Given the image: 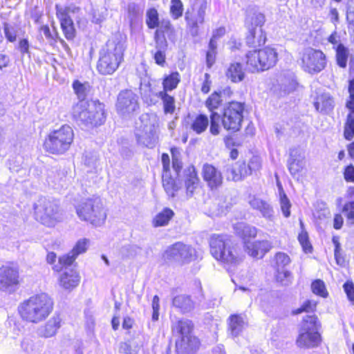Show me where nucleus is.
Here are the masks:
<instances>
[{
  "mask_svg": "<svg viewBox=\"0 0 354 354\" xmlns=\"http://www.w3.org/2000/svg\"><path fill=\"white\" fill-rule=\"evenodd\" d=\"M174 216V212L169 208H165L161 212L158 214L153 218V223L155 227L164 226L168 224L170 219Z\"/></svg>",
  "mask_w": 354,
  "mask_h": 354,
  "instance_id": "40",
  "label": "nucleus"
},
{
  "mask_svg": "<svg viewBox=\"0 0 354 354\" xmlns=\"http://www.w3.org/2000/svg\"><path fill=\"white\" fill-rule=\"evenodd\" d=\"M180 81V75L178 72H173L165 76L162 85L165 92L175 89Z\"/></svg>",
  "mask_w": 354,
  "mask_h": 354,
  "instance_id": "39",
  "label": "nucleus"
},
{
  "mask_svg": "<svg viewBox=\"0 0 354 354\" xmlns=\"http://www.w3.org/2000/svg\"><path fill=\"white\" fill-rule=\"evenodd\" d=\"M203 178L211 189H216L223 183L221 172L210 164H205L202 169Z\"/></svg>",
  "mask_w": 354,
  "mask_h": 354,
  "instance_id": "18",
  "label": "nucleus"
},
{
  "mask_svg": "<svg viewBox=\"0 0 354 354\" xmlns=\"http://www.w3.org/2000/svg\"><path fill=\"white\" fill-rule=\"evenodd\" d=\"M142 124L138 129L136 138L138 142L147 147L153 148L158 141L157 126L155 119H151L148 115L140 117Z\"/></svg>",
  "mask_w": 354,
  "mask_h": 354,
  "instance_id": "11",
  "label": "nucleus"
},
{
  "mask_svg": "<svg viewBox=\"0 0 354 354\" xmlns=\"http://www.w3.org/2000/svg\"><path fill=\"white\" fill-rule=\"evenodd\" d=\"M221 119V115L216 112L212 113L210 115V129L211 133L214 136H216L219 133V125L218 122Z\"/></svg>",
  "mask_w": 354,
  "mask_h": 354,
  "instance_id": "55",
  "label": "nucleus"
},
{
  "mask_svg": "<svg viewBox=\"0 0 354 354\" xmlns=\"http://www.w3.org/2000/svg\"><path fill=\"white\" fill-rule=\"evenodd\" d=\"M276 279L283 285H287L290 281L291 273L286 270H276Z\"/></svg>",
  "mask_w": 354,
  "mask_h": 354,
  "instance_id": "61",
  "label": "nucleus"
},
{
  "mask_svg": "<svg viewBox=\"0 0 354 354\" xmlns=\"http://www.w3.org/2000/svg\"><path fill=\"white\" fill-rule=\"evenodd\" d=\"M74 138L73 129L67 124L49 133L44 143L46 151L53 154H63L67 151Z\"/></svg>",
  "mask_w": 354,
  "mask_h": 354,
  "instance_id": "6",
  "label": "nucleus"
},
{
  "mask_svg": "<svg viewBox=\"0 0 354 354\" xmlns=\"http://www.w3.org/2000/svg\"><path fill=\"white\" fill-rule=\"evenodd\" d=\"M320 339L321 336L318 331L299 330L296 343L300 348H313L318 346Z\"/></svg>",
  "mask_w": 354,
  "mask_h": 354,
  "instance_id": "22",
  "label": "nucleus"
},
{
  "mask_svg": "<svg viewBox=\"0 0 354 354\" xmlns=\"http://www.w3.org/2000/svg\"><path fill=\"white\" fill-rule=\"evenodd\" d=\"M198 178L194 167L186 170L185 187L187 194L192 195L198 185Z\"/></svg>",
  "mask_w": 354,
  "mask_h": 354,
  "instance_id": "34",
  "label": "nucleus"
},
{
  "mask_svg": "<svg viewBox=\"0 0 354 354\" xmlns=\"http://www.w3.org/2000/svg\"><path fill=\"white\" fill-rule=\"evenodd\" d=\"M280 88L285 93H290L296 88V82L292 78H281L279 80Z\"/></svg>",
  "mask_w": 354,
  "mask_h": 354,
  "instance_id": "49",
  "label": "nucleus"
},
{
  "mask_svg": "<svg viewBox=\"0 0 354 354\" xmlns=\"http://www.w3.org/2000/svg\"><path fill=\"white\" fill-rule=\"evenodd\" d=\"M244 104L239 102H231L223 108L221 119L226 130L237 131L241 127Z\"/></svg>",
  "mask_w": 354,
  "mask_h": 354,
  "instance_id": "9",
  "label": "nucleus"
},
{
  "mask_svg": "<svg viewBox=\"0 0 354 354\" xmlns=\"http://www.w3.org/2000/svg\"><path fill=\"white\" fill-rule=\"evenodd\" d=\"M229 330L232 336L237 337L245 328L246 322L243 317L239 315H231L229 318Z\"/></svg>",
  "mask_w": 354,
  "mask_h": 354,
  "instance_id": "31",
  "label": "nucleus"
},
{
  "mask_svg": "<svg viewBox=\"0 0 354 354\" xmlns=\"http://www.w3.org/2000/svg\"><path fill=\"white\" fill-rule=\"evenodd\" d=\"M316 306H317L316 301H314L312 300H307L303 304V305L300 308H298L295 309V310H293L292 313L295 315H298L303 312H306V313L314 312L316 309Z\"/></svg>",
  "mask_w": 354,
  "mask_h": 354,
  "instance_id": "54",
  "label": "nucleus"
},
{
  "mask_svg": "<svg viewBox=\"0 0 354 354\" xmlns=\"http://www.w3.org/2000/svg\"><path fill=\"white\" fill-rule=\"evenodd\" d=\"M53 308V302L46 293L30 297L18 307L20 316L24 320L37 324L47 318Z\"/></svg>",
  "mask_w": 354,
  "mask_h": 354,
  "instance_id": "3",
  "label": "nucleus"
},
{
  "mask_svg": "<svg viewBox=\"0 0 354 354\" xmlns=\"http://www.w3.org/2000/svg\"><path fill=\"white\" fill-rule=\"evenodd\" d=\"M120 253L122 257L134 258L141 254L142 248L136 245H129L122 247L120 250Z\"/></svg>",
  "mask_w": 354,
  "mask_h": 354,
  "instance_id": "43",
  "label": "nucleus"
},
{
  "mask_svg": "<svg viewBox=\"0 0 354 354\" xmlns=\"http://www.w3.org/2000/svg\"><path fill=\"white\" fill-rule=\"evenodd\" d=\"M116 110L124 118H130L139 110L138 95L131 90H123L118 95Z\"/></svg>",
  "mask_w": 354,
  "mask_h": 354,
  "instance_id": "12",
  "label": "nucleus"
},
{
  "mask_svg": "<svg viewBox=\"0 0 354 354\" xmlns=\"http://www.w3.org/2000/svg\"><path fill=\"white\" fill-rule=\"evenodd\" d=\"M234 229L235 232L243 238L255 237L257 234V230L255 227L249 225L245 223H236Z\"/></svg>",
  "mask_w": 354,
  "mask_h": 354,
  "instance_id": "36",
  "label": "nucleus"
},
{
  "mask_svg": "<svg viewBox=\"0 0 354 354\" xmlns=\"http://www.w3.org/2000/svg\"><path fill=\"white\" fill-rule=\"evenodd\" d=\"M147 24L149 28H155L158 26V15L155 8H151L147 11Z\"/></svg>",
  "mask_w": 354,
  "mask_h": 354,
  "instance_id": "53",
  "label": "nucleus"
},
{
  "mask_svg": "<svg viewBox=\"0 0 354 354\" xmlns=\"http://www.w3.org/2000/svg\"><path fill=\"white\" fill-rule=\"evenodd\" d=\"M55 10L65 37L68 40L73 39L75 36V29L70 14L78 12L80 8L75 6L62 7L56 5Z\"/></svg>",
  "mask_w": 354,
  "mask_h": 354,
  "instance_id": "14",
  "label": "nucleus"
},
{
  "mask_svg": "<svg viewBox=\"0 0 354 354\" xmlns=\"http://www.w3.org/2000/svg\"><path fill=\"white\" fill-rule=\"evenodd\" d=\"M73 87L79 100H86L88 93V86L76 80L73 84Z\"/></svg>",
  "mask_w": 354,
  "mask_h": 354,
  "instance_id": "47",
  "label": "nucleus"
},
{
  "mask_svg": "<svg viewBox=\"0 0 354 354\" xmlns=\"http://www.w3.org/2000/svg\"><path fill=\"white\" fill-rule=\"evenodd\" d=\"M125 44L126 37L119 33L107 41L100 51L97 64V69L100 74L111 75L118 68L123 60Z\"/></svg>",
  "mask_w": 354,
  "mask_h": 354,
  "instance_id": "1",
  "label": "nucleus"
},
{
  "mask_svg": "<svg viewBox=\"0 0 354 354\" xmlns=\"http://www.w3.org/2000/svg\"><path fill=\"white\" fill-rule=\"evenodd\" d=\"M62 319L59 315H55L51 317L45 326L39 330L40 335L44 337L54 336L61 326Z\"/></svg>",
  "mask_w": 354,
  "mask_h": 354,
  "instance_id": "27",
  "label": "nucleus"
},
{
  "mask_svg": "<svg viewBox=\"0 0 354 354\" xmlns=\"http://www.w3.org/2000/svg\"><path fill=\"white\" fill-rule=\"evenodd\" d=\"M276 270H285L284 268L290 263L289 256L284 252H277L274 256Z\"/></svg>",
  "mask_w": 354,
  "mask_h": 354,
  "instance_id": "45",
  "label": "nucleus"
},
{
  "mask_svg": "<svg viewBox=\"0 0 354 354\" xmlns=\"http://www.w3.org/2000/svg\"><path fill=\"white\" fill-rule=\"evenodd\" d=\"M277 60L278 53L270 47L249 51L246 55V66L252 73L268 70L275 66Z\"/></svg>",
  "mask_w": 354,
  "mask_h": 354,
  "instance_id": "8",
  "label": "nucleus"
},
{
  "mask_svg": "<svg viewBox=\"0 0 354 354\" xmlns=\"http://www.w3.org/2000/svg\"><path fill=\"white\" fill-rule=\"evenodd\" d=\"M313 104L317 111L328 113L334 107V101L328 93L317 91Z\"/></svg>",
  "mask_w": 354,
  "mask_h": 354,
  "instance_id": "23",
  "label": "nucleus"
},
{
  "mask_svg": "<svg viewBox=\"0 0 354 354\" xmlns=\"http://www.w3.org/2000/svg\"><path fill=\"white\" fill-rule=\"evenodd\" d=\"M272 244L268 241H248L245 243V252L257 259H261L271 248Z\"/></svg>",
  "mask_w": 354,
  "mask_h": 354,
  "instance_id": "21",
  "label": "nucleus"
},
{
  "mask_svg": "<svg viewBox=\"0 0 354 354\" xmlns=\"http://www.w3.org/2000/svg\"><path fill=\"white\" fill-rule=\"evenodd\" d=\"M142 12V10H141L139 6L137 4L131 3L128 5V14L131 22L136 20Z\"/></svg>",
  "mask_w": 354,
  "mask_h": 354,
  "instance_id": "58",
  "label": "nucleus"
},
{
  "mask_svg": "<svg viewBox=\"0 0 354 354\" xmlns=\"http://www.w3.org/2000/svg\"><path fill=\"white\" fill-rule=\"evenodd\" d=\"M193 328L192 322L188 319L178 320L172 325V330L180 335L181 338L185 336H193L192 334Z\"/></svg>",
  "mask_w": 354,
  "mask_h": 354,
  "instance_id": "30",
  "label": "nucleus"
},
{
  "mask_svg": "<svg viewBox=\"0 0 354 354\" xmlns=\"http://www.w3.org/2000/svg\"><path fill=\"white\" fill-rule=\"evenodd\" d=\"M171 152L172 155V167L176 174H178L182 169V162L178 158L179 152L176 149H171Z\"/></svg>",
  "mask_w": 354,
  "mask_h": 354,
  "instance_id": "59",
  "label": "nucleus"
},
{
  "mask_svg": "<svg viewBox=\"0 0 354 354\" xmlns=\"http://www.w3.org/2000/svg\"><path fill=\"white\" fill-rule=\"evenodd\" d=\"M34 209L37 219L46 226L54 227L62 221V212L55 200L41 197L35 203Z\"/></svg>",
  "mask_w": 354,
  "mask_h": 354,
  "instance_id": "7",
  "label": "nucleus"
},
{
  "mask_svg": "<svg viewBox=\"0 0 354 354\" xmlns=\"http://www.w3.org/2000/svg\"><path fill=\"white\" fill-rule=\"evenodd\" d=\"M266 41V34L261 28H253L250 29L249 34L246 37L248 46L252 48H257L263 45Z\"/></svg>",
  "mask_w": 354,
  "mask_h": 354,
  "instance_id": "26",
  "label": "nucleus"
},
{
  "mask_svg": "<svg viewBox=\"0 0 354 354\" xmlns=\"http://www.w3.org/2000/svg\"><path fill=\"white\" fill-rule=\"evenodd\" d=\"M209 120L207 115L199 114L196 115L191 122L190 129L196 134H201L206 131Z\"/></svg>",
  "mask_w": 354,
  "mask_h": 354,
  "instance_id": "32",
  "label": "nucleus"
},
{
  "mask_svg": "<svg viewBox=\"0 0 354 354\" xmlns=\"http://www.w3.org/2000/svg\"><path fill=\"white\" fill-rule=\"evenodd\" d=\"M78 217L94 226L102 225L106 218V212L98 197L86 198L76 206Z\"/></svg>",
  "mask_w": 354,
  "mask_h": 354,
  "instance_id": "5",
  "label": "nucleus"
},
{
  "mask_svg": "<svg viewBox=\"0 0 354 354\" xmlns=\"http://www.w3.org/2000/svg\"><path fill=\"white\" fill-rule=\"evenodd\" d=\"M343 212L346 213L347 222L350 225L354 224V201L346 203L343 207Z\"/></svg>",
  "mask_w": 354,
  "mask_h": 354,
  "instance_id": "57",
  "label": "nucleus"
},
{
  "mask_svg": "<svg viewBox=\"0 0 354 354\" xmlns=\"http://www.w3.org/2000/svg\"><path fill=\"white\" fill-rule=\"evenodd\" d=\"M200 345L199 339L195 336H185L176 342L178 354H194Z\"/></svg>",
  "mask_w": 354,
  "mask_h": 354,
  "instance_id": "24",
  "label": "nucleus"
},
{
  "mask_svg": "<svg viewBox=\"0 0 354 354\" xmlns=\"http://www.w3.org/2000/svg\"><path fill=\"white\" fill-rule=\"evenodd\" d=\"M159 96L163 102L165 112L166 113H173L176 108L174 97L168 95L165 91H160L159 93Z\"/></svg>",
  "mask_w": 354,
  "mask_h": 354,
  "instance_id": "42",
  "label": "nucleus"
},
{
  "mask_svg": "<svg viewBox=\"0 0 354 354\" xmlns=\"http://www.w3.org/2000/svg\"><path fill=\"white\" fill-rule=\"evenodd\" d=\"M227 178L233 181H239L243 179L236 163L227 168Z\"/></svg>",
  "mask_w": 354,
  "mask_h": 354,
  "instance_id": "56",
  "label": "nucleus"
},
{
  "mask_svg": "<svg viewBox=\"0 0 354 354\" xmlns=\"http://www.w3.org/2000/svg\"><path fill=\"white\" fill-rule=\"evenodd\" d=\"M248 167L249 168L251 174L252 172L259 171L261 167V160L258 156H253L248 163Z\"/></svg>",
  "mask_w": 354,
  "mask_h": 354,
  "instance_id": "62",
  "label": "nucleus"
},
{
  "mask_svg": "<svg viewBox=\"0 0 354 354\" xmlns=\"http://www.w3.org/2000/svg\"><path fill=\"white\" fill-rule=\"evenodd\" d=\"M183 6L180 0H171L170 12L174 19H177L183 15Z\"/></svg>",
  "mask_w": 354,
  "mask_h": 354,
  "instance_id": "52",
  "label": "nucleus"
},
{
  "mask_svg": "<svg viewBox=\"0 0 354 354\" xmlns=\"http://www.w3.org/2000/svg\"><path fill=\"white\" fill-rule=\"evenodd\" d=\"M304 151L299 148H293L290 150V156L288 160V168L292 176L299 174L305 166Z\"/></svg>",
  "mask_w": 354,
  "mask_h": 354,
  "instance_id": "19",
  "label": "nucleus"
},
{
  "mask_svg": "<svg viewBox=\"0 0 354 354\" xmlns=\"http://www.w3.org/2000/svg\"><path fill=\"white\" fill-rule=\"evenodd\" d=\"M209 243L210 252L217 261L230 266H236L241 261L237 245L231 236L214 234L209 238Z\"/></svg>",
  "mask_w": 354,
  "mask_h": 354,
  "instance_id": "4",
  "label": "nucleus"
},
{
  "mask_svg": "<svg viewBox=\"0 0 354 354\" xmlns=\"http://www.w3.org/2000/svg\"><path fill=\"white\" fill-rule=\"evenodd\" d=\"M72 115L79 126L93 128L103 124L106 113L104 104L97 100H79L73 106Z\"/></svg>",
  "mask_w": 354,
  "mask_h": 354,
  "instance_id": "2",
  "label": "nucleus"
},
{
  "mask_svg": "<svg viewBox=\"0 0 354 354\" xmlns=\"http://www.w3.org/2000/svg\"><path fill=\"white\" fill-rule=\"evenodd\" d=\"M259 211L265 218L269 221L274 220V211L272 207L266 201H263L262 204L259 205V208L256 209Z\"/></svg>",
  "mask_w": 354,
  "mask_h": 354,
  "instance_id": "51",
  "label": "nucleus"
},
{
  "mask_svg": "<svg viewBox=\"0 0 354 354\" xmlns=\"http://www.w3.org/2000/svg\"><path fill=\"white\" fill-rule=\"evenodd\" d=\"M206 3H202L197 10V12H194V9L192 11L187 10L185 12V20L189 26L192 28H197L198 24H201L204 21Z\"/></svg>",
  "mask_w": 354,
  "mask_h": 354,
  "instance_id": "25",
  "label": "nucleus"
},
{
  "mask_svg": "<svg viewBox=\"0 0 354 354\" xmlns=\"http://www.w3.org/2000/svg\"><path fill=\"white\" fill-rule=\"evenodd\" d=\"M82 162L88 171L92 172L95 171L99 165V156L96 152L85 151L82 156Z\"/></svg>",
  "mask_w": 354,
  "mask_h": 354,
  "instance_id": "35",
  "label": "nucleus"
},
{
  "mask_svg": "<svg viewBox=\"0 0 354 354\" xmlns=\"http://www.w3.org/2000/svg\"><path fill=\"white\" fill-rule=\"evenodd\" d=\"M301 60L304 71L311 75L320 73L326 66V55L322 50L312 48L304 49L301 53Z\"/></svg>",
  "mask_w": 354,
  "mask_h": 354,
  "instance_id": "10",
  "label": "nucleus"
},
{
  "mask_svg": "<svg viewBox=\"0 0 354 354\" xmlns=\"http://www.w3.org/2000/svg\"><path fill=\"white\" fill-rule=\"evenodd\" d=\"M4 33L6 39L9 41L14 42L16 41L17 30L13 26L8 24H4Z\"/></svg>",
  "mask_w": 354,
  "mask_h": 354,
  "instance_id": "60",
  "label": "nucleus"
},
{
  "mask_svg": "<svg viewBox=\"0 0 354 354\" xmlns=\"http://www.w3.org/2000/svg\"><path fill=\"white\" fill-rule=\"evenodd\" d=\"M88 244L89 239H88L84 238L78 240L69 253L59 258L58 263L55 265L53 270L56 272H60L64 266H72L79 254L86 252Z\"/></svg>",
  "mask_w": 354,
  "mask_h": 354,
  "instance_id": "15",
  "label": "nucleus"
},
{
  "mask_svg": "<svg viewBox=\"0 0 354 354\" xmlns=\"http://www.w3.org/2000/svg\"><path fill=\"white\" fill-rule=\"evenodd\" d=\"M19 283V273L15 268L3 266L0 268V289L12 291Z\"/></svg>",
  "mask_w": 354,
  "mask_h": 354,
  "instance_id": "16",
  "label": "nucleus"
},
{
  "mask_svg": "<svg viewBox=\"0 0 354 354\" xmlns=\"http://www.w3.org/2000/svg\"><path fill=\"white\" fill-rule=\"evenodd\" d=\"M221 92L213 93L206 100V107L212 113L213 110L217 109L221 104Z\"/></svg>",
  "mask_w": 354,
  "mask_h": 354,
  "instance_id": "46",
  "label": "nucleus"
},
{
  "mask_svg": "<svg viewBox=\"0 0 354 354\" xmlns=\"http://www.w3.org/2000/svg\"><path fill=\"white\" fill-rule=\"evenodd\" d=\"M156 51L153 55V58L157 64L163 66L165 63V53L167 49V41L165 37H156Z\"/></svg>",
  "mask_w": 354,
  "mask_h": 354,
  "instance_id": "28",
  "label": "nucleus"
},
{
  "mask_svg": "<svg viewBox=\"0 0 354 354\" xmlns=\"http://www.w3.org/2000/svg\"><path fill=\"white\" fill-rule=\"evenodd\" d=\"M225 75L227 79L234 83L243 81L245 77V73L242 65L238 62L230 64L227 68Z\"/></svg>",
  "mask_w": 354,
  "mask_h": 354,
  "instance_id": "29",
  "label": "nucleus"
},
{
  "mask_svg": "<svg viewBox=\"0 0 354 354\" xmlns=\"http://www.w3.org/2000/svg\"><path fill=\"white\" fill-rule=\"evenodd\" d=\"M311 288L313 293L322 297H326L328 295L325 284L324 281L320 279L314 281L311 284Z\"/></svg>",
  "mask_w": 354,
  "mask_h": 354,
  "instance_id": "50",
  "label": "nucleus"
},
{
  "mask_svg": "<svg viewBox=\"0 0 354 354\" xmlns=\"http://www.w3.org/2000/svg\"><path fill=\"white\" fill-rule=\"evenodd\" d=\"M195 249L182 242H176L167 248L164 253L165 259L186 263L193 259Z\"/></svg>",
  "mask_w": 354,
  "mask_h": 354,
  "instance_id": "13",
  "label": "nucleus"
},
{
  "mask_svg": "<svg viewBox=\"0 0 354 354\" xmlns=\"http://www.w3.org/2000/svg\"><path fill=\"white\" fill-rule=\"evenodd\" d=\"M22 349L29 354L35 353V343L33 340L30 338L25 337L21 344Z\"/></svg>",
  "mask_w": 354,
  "mask_h": 354,
  "instance_id": "64",
  "label": "nucleus"
},
{
  "mask_svg": "<svg viewBox=\"0 0 354 354\" xmlns=\"http://www.w3.org/2000/svg\"><path fill=\"white\" fill-rule=\"evenodd\" d=\"M349 100L346 102V107L351 111L348 115L347 122L344 128V137L346 140H351L354 136V79L349 82L348 85Z\"/></svg>",
  "mask_w": 354,
  "mask_h": 354,
  "instance_id": "17",
  "label": "nucleus"
},
{
  "mask_svg": "<svg viewBox=\"0 0 354 354\" xmlns=\"http://www.w3.org/2000/svg\"><path fill=\"white\" fill-rule=\"evenodd\" d=\"M298 239L306 252H310L312 251V246L308 241V236L306 232L299 234Z\"/></svg>",
  "mask_w": 354,
  "mask_h": 354,
  "instance_id": "63",
  "label": "nucleus"
},
{
  "mask_svg": "<svg viewBox=\"0 0 354 354\" xmlns=\"http://www.w3.org/2000/svg\"><path fill=\"white\" fill-rule=\"evenodd\" d=\"M140 92L144 100L147 102L148 100H151L152 91L151 88V84L148 80H141L140 84Z\"/></svg>",
  "mask_w": 354,
  "mask_h": 354,
  "instance_id": "48",
  "label": "nucleus"
},
{
  "mask_svg": "<svg viewBox=\"0 0 354 354\" xmlns=\"http://www.w3.org/2000/svg\"><path fill=\"white\" fill-rule=\"evenodd\" d=\"M71 266H64V272L59 277V285L65 290H71L77 287L80 281L78 272Z\"/></svg>",
  "mask_w": 354,
  "mask_h": 354,
  "instance_id": "20",
  "label": "nucleus"
},
{
  "mask_svg": "<svg viewBox=\"0 0 354 354\" xmlns=\"http://www.w3.org/2000/svg\"><path fill=\"white\" fill-rule=\"evenodd\" d=\"M348 57V50L342 44H339L336 48V62L341 68H346Z\"/></svg>",
  "mask_w": 354,
  "mask_h": 354,
  "instance_id": "41",
  "label": "nucleus"
},
{
  "mask_svg": "<svg viewBox=\"0 0 354 354\" xmlns=\"http://www.w3.org/2000/svg\"><path fill=\"white\" fill-rule=\"evenodd\" d=\"M173 305L180 308L183 313H187L194 309V304L189 296L178 295L173 299Z\"/></svg>",
  "mask_w": 354,
  "mask_h": 354,
  "instance_id": "33",
  "label": "nucleus"
},
{
  "mask_svg": "<svg viewBox=\"0 0 354 354\" xmlns=\"http://www.w3.org/2000/svg\"><path fill=\"white\" fill-rule=\"evenodd\" d=\"M320 324L317 317L315 315H306L303 318L300 330L306 331H318Z\"/></svg>",
  "mask_w": 354,
  "mask_h": 354,
  "instance_id": "38",
  "label": "nucleus"
},
{
  "mask_svg": "<svg viewBox=\"0 0 354 354\" xmlns=\"http://www.w3.org/2000/svg\"><path fill=\"white\" fill-rule=\"evenodd\" d=\"M162 185L168 196L171 197H174L175 192L180 188L179 185L167 172L162 175Z\"/></svg>",
  "mask_w": 354,
  "mask_h": 354,
  "instance_id": "37",
  "label": "nucleus"
},
{
  "mask_svg": "<svg viewBox=\"0 0 354 354\" xmlns=\"http://www.w3.org/2000/svg\"><path fill=\"white\" fill-rule=\"evenodd\" d=\"M279 197L281 209L282 211L283 216L286 218H288L290 215V208L291 207V204L281 186H279Z\"/></svg>",
  "mask_w": 354,
  "mask_h": 354,
  "instance_id": "44",
  "label": "nucleus"
}]
</instances>
